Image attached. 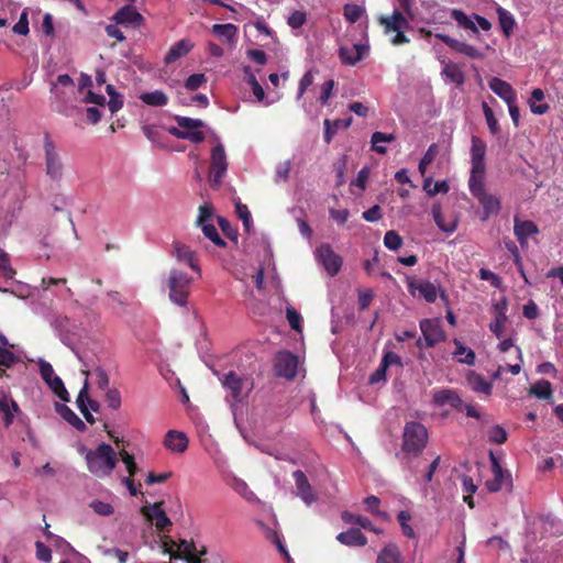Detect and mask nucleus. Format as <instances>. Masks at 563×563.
I'll return each instance as SVG.
<instances>
[{
  "label": "nucleus",
  "instance_id": "obj_1",
  "mask_svg": "<svg viewBox=\"0 0 563 563\" xmlns=\"http://www.w3.org/2000/svg\"><path fill=\"white\" fill-rule=\"evenodd\" d=\"M486 148V143L482 139L475 135L472 136L468 188L471 194L483 207V220H487L490 216L497 214L500 210L499 199L493 195H488L485 190Z\"/></svg>",
  "mask_w": 563,
  "mask_h": 563
},
{
  "label": "nucleus",
  "instance_id": "obj_2",
  "mask_svg": "<svg viewBox=\"0 0 563 563\" xmlns=\"http://www.w3.org/2000/svg\"><path fill=\"white\" fill-rule=\"evenodd\" d=\"M88 471L98 476H109L114 470L118 459L110 444L101 443L93 451L86 454Z\"/></svg>",
  "mask_w": 563,
  "mask_h": 563
},
{
  "label": "nucleus",
  "instance_id": "obj_3",
  "mask_svg": "<svg viewBox=\"0 0 563 563\" xmlns=\"http://www.w3.org/2000/svg\"><path fill=\"white\" fill-rule=\"evenodd\" d=\"M427 428L417 421H409L405 424L402 432L401 451L407 459L417 457L428 443Z\"/></svg>",
  "mask_w": 563,
  "mask_h": 563
},
{
  "label": "nucleus",
  "instance_id": "obj_4",
  "mask_svg": "<svg viewBox=\"0 0 563 563\" xmlns=\"http://www.w3.org/2000/svg\"><path fill=\"white\" fill-rule=\"evenodd\" d=\"M191 284L192 278L188 274L176 268L170 269L166 279L169 300L181 308H186Z\"/></svg>",
  "mask_w": 563,
  "mask_h": 563
},
{
  "label": "nucleus",
  "instance_id": "obj_5",
  "mask_svg": "<svg viewBox=\"0 0 563 563\" xmlns=\"http://www.w3.org/2000/svg\"><path fill=\"white\" fill-rule=\"evenodd\" d=\"M45 175L55 184H60L65 175V165L63 158L48 134L44 135L43 141Z\"/></svg>",
  "mask_w": 563,
  "mask_h": 563
},
{
  "label": "nucleus",
  "instance_id": "obj_6",
  "mask_svg": "<svg viewBox=\"0 0 563 563\" xmlns=\"http://www.w3.org/2000/svg\"><path fill=\"white\" fill-rule=\"evenodd\" d=\"M175 121L178 128H172L170 134L180 140H188L195 144L205 141L206 136L200 128L205 125L203 121L188 117L176 115Z\"/></svg>",
  "mask_w": 563,
  "mask_h": 563
},
{
  "label": "nucleus",
  "instance_id": "obj_7",
  "mask_svg": "<svg viewBox=\"0 0 563 563\" xmlns=\"http://www.w3.org/2000/svg\"><path fill=\"white\" fill-rule=\"evenodd\" d=\"M407 287L415 298H423L427 302H434L438 295H440L441 300L445 305L449 303L446 294L443 290L440 291V288L429 280L409 278Z\"/></svg>",
  "mask_w": 563,
  "mask_h": 563
},
{
  "label": "nucleus",
  "instance_id": "obj_8",
  "mask_svg": "<svg viewBox=\"0 0 563 563\" xmlns=\"http://www.w3.org/2000/svg\"><path fill=\"white\" fill-rule=\"evenodd\" d=\"M228 161L224 146L217 144L211 150L210 156V187L219 189L222 185L223 177L227 174Z\"/></svg>",
  "mask_w": 563,
  "mask_h": 563
},
{
  "label": "nucleus",
  "instance_id": "obj_9",
  "mask_svg": "<svg viewBox=\"0 0 563 563\" xmlns=\"http://www.w3.org/2000/svg\"><path fill=\"white\" fill-rule=\"evenodd\" d=\"M460 27L463 29L470 38L482 42L479 30L488 32L492 23L478 14L466 15L460 11Z\"/></svg>",
  "mask_w": 563,
  "mask_h": 563
},
{
  "label": "nucleus",
  "instance_id": "obj_10",
  "mask_svg": "<svg viewBox=\"0 0 563 563\" xmlns=\"http://www.w3.org/2000/svg\"><path fill=\"white\" fill-rule=\"evenodd\" d=\"M316 258L322 264L330 276H335L342 267V257L328 243L321 244L314 252Z\"/></svg>",
  "mask_w": 563,
  "mask_h": 563
},
{
  "label": "nucleus",
  "instance_id": "obj_11",
  "mask_svg": "<svg viewBox=\"0 0 563 563\" xmlns=\"http://www.w3.org/2000/svg\"><path fill=\"white\" fill-rule=\"evenodd\" d=\"M223 386L230 390V395L235 402L245 399L253 387L246 378L239 376L234 372H229L225 375Z\"/></svg>",
  "mask_w": 563,
  "mask_h": 563
},
{
  "label": "nucleus",
  "instance_id": "obj_12",
  "mask_svg": "<svg viewBox=\"0 0 563 563\" xmlns=\"http://www.w3.org/2000/svg\"><path fill=\"white\" fill-rule=\"evenodd\" d=\"M163 501L146 504L141 508V514L152 522L158 531H166L172 526L170 519L162 509Z\"/></svg>",
  "mask_w": 563,
  "mask_h": 563
},
{
  "label": "nucleus",
  "instance_id": "obj_13",
  "mask_svg": "<svg viewBox=\"0 0 563 563\" xmlns=\"http://www.w3.org/2000/svg\"><path fill=\"white\" fill-rule=\"evenodd\" d=\"M274 367L277 376L292 379L297 375L298 357L290 352H279Z\"/></svg>",
  "mask_w": 563,
  "mask_h": 563
},
{
  "label": "nucleus",
  "instance_id": "obj_14",
  "mask_svg": "<svg viewBox=\"0 0 563 563\" xmlns=\"http://www.w3.org/2000/svg\"><path fill=\"white\" fill-rule=\"evenodd\" d=\"M466 386L475 394L488 398L493 394L492 382L485 379L484 376L473 369L463 372Z\"/></svg>",
  "mask_w": 563,
  "mask_h": 563
},
{
  "label": "nucleus",
  "instance_id": "obj_15",
  "mask_svg": "<svg viewBox=\"0 0 563 563\" xmlns=\"http://www.w3.org/2000/svg\"><path fill=\"white\" fill-rule=\"evenodd\" d=\"M420 330L428 347H432L444 340V332L441 328L440 320L437 318L422 320L420 322Z\"/></svg>",
  "mask_w": 563,
  "mask_h": 563
},
{
  "label": "nucleus",
  "instance_id": "obj_16",
  "mask_svg": "<svg viewBox=\"0 0 563 563\" xmlns=\"http://www.w3.org/2000/svg\"><path fill=\"white\" fill-rule=\"evenodd\" d=\"M493 479L486 482V487L490 493L499 492L506 484H510V474L505 473L497 457L490 452Z\"/></svg>",
  "mask_w": 563,
  "mask_h": 563
},
{
  "label": "nucleus",
  "instance_id": "obj_17",
  "mask_svg": "<svg viewBox=\"0 0 563 563\" xmlns=\"http://www.w3.org/2000/svg\"><path fill=\"white\" fill-rule=\"evenodd\" d=\"M173 255L177 258L178 262L187 264L194 272H196L199 275L201 274L196 252L192 251L190 246L183 244L180 242H174Z\"/></svg>",
  "mask_w": 563,
  "mask_h": 563
},
{
  "label": "nucleus",
  "instance_id": "obj_18",
  "mask_svg": "<svg viewBox=\"0 0 563 563\" xmlns=\"http://www.w3.org/2000/svg\"><path fill=\"white\" fill-rule=\"evenodd\" d=\"M368 53V46L364 44H354L352 46H341L339 57L344 65H355L362 60Z\"/></svg>",
  "mask_w": 563,
  "mask_h": 563
},
{
  "label": "nucleus",
  "instance_id": "obj_19",
  "mask_svg": "<svg viewBox=\"0 0 563 563\" xmlns=\"http://www.w3.org/2000/svg\"><path fill=\"white\" fill-rule=\"evenodd\" d=\"M489 88L496 93L499 98H501L506 103H511L512 101H517V93L510 84L507 81L493 77L488 81Z\"/></svg>",
  "mask_w": 563,
  "mask_h": 563
},
{
  "label": "nucleus",
  "instance_id": "obj_20",
  "mask_svg": "<svg viewBox=\"0 0 563 563\" xmlns=\"http://www.w3.org/2000/svg\"><path fill=\"white\" fill-rule=\"evenodd\" d=\"M378 22L384 26L385 33L396 32L409 27L408 20L399 10H394L390 16H379Z\"/></svg>",
  "mask_w": 563,
  "mask_h": 563
},
{
  "label": "nucleus",
  "instance_id": "obj_21",
  "mask_svg": "<svg viewBox=\"0 0 563 563\" xmlns=\"http://www.w3.org/2000/svg\"><path fill=\"white\" fill-rule=\"evenodd\" d=\"M335 539L346 547H365L368 542L360 528H351L347 531L340 532Z\"/></svg>",
  "mask_w": 563,
  "mask_h": 563
},
{
  "label": "nucleus",
  "instance_id": "obj_22",
  "mask_svg": "<svg viewBox=\"0 0 563 563\" xmlns=\"http://www.w3.org/2000/svg\"><path fill=\"white\" fill-rule=\"evenodd\" d=\"M118 24L140 25L143 16L131 4L124 5L119 9L112 18Z\"/></svg>",
  "mask_w": 563,
  "mask_h": 563
},
{
  "label": "nucleus",
  "instance_id": "obj_23",
  "mask_svg": "<svg viewBox=\"0 0 563 563\" xmlns=\"http://www.w3.org/2000/svg\"><path fill=\"white\" fill-rule=\"evenodd\" d=\"M294 479L296 483V488L298 490V495L301 497V499L307 504L310 505L316 500V496L312 492V488L309 484V481L306 476V474L302 471H295L294 472Z\"/></svg>",
  "mask_w": 563,
  "mask_h": 563
},
{
  "label": "nucleus",
  "instance_id": "obj_24",
  "mask_svg": "<svg viewBox=\"0 0 563 563\" xmlns=\"http://www.w3.org/2000/svg\"><path fill=\"white\" fill-rule=\"evenodd\" d=\"M164 445L173 452L183 453L188 448V438L184 432L169 430L165 435Z\"/></svg>",
  "mask_w": 563,
  "mask_h": 563
},
{
  "label": "nucleus",
  "instance_id": "obj_25",
  "mask_svg": "<svg viewBox=\"0 0 563 563\" xmlns=\"http://www.w3.org/2000/svg\"><path fill=\"white\" fill-rule=\"evenodd\" d=\"M514 232L520 245H523L527 243L529 236L539 233V229L537 224L531 220L520 221L518 218H516Z\"/></svg>",
  "mask_w": 563,
  "mask_h": 563
},
{
  "label": "nucleus",
  "instance_id": "obj_26",
  "mask_svg": "<svg viewBox=\"0 0 563 563\" xmlns=\"http://www.w3.org/2000/svg\"><path fill=\"white\" fill-rule=\"evenodd\" d=\"M341 519L343 520L344 523L356 525L365 530L372 531L377 534L383 532V530L380 528L375 527L367 517L361 515H354L350 511H343L341 514Z\"/></svg>",
  "mask_w": 563,
  "mask_h": 563
},
{
  "label": "nucleus",
  "instance_id": "obj_27",
  "mask_svg": "<svg viewBox=\"0 0 563 563\" xmlns=\"http://www.w3.org/2000/svg\"><path fill=\"white\" fill-rule=\"evenodd\" d=\"M353 119L350 117L347 119H338V120H329L325 119L323 122L324 125V134H323V141L327 144H330L333 136L338 133L340 129H347L352 124Z\"/></svg>",
  "mask_w": 563,
  "mask_h": 563
},
{
  "label": "nucleus",
  "instance_id": "obj_28",
  "mask_svg": "<svg viewBox=\"0 0 563 563\" xmlns=\"http://www.w3.org/2000/svg\"><path fill=\"white\" fill-rule=\"evenodd\" d=\"M192 48V44L189 40H181L172 45L169 51L167 52L164 62L166 64H173L183 56L187 55Z\"/></svg>",
  "mask_w": 563,
  "mask_h": 563
},
{
  "label": "nucleus",
  "instance_id": "obj_29",
  "mask_svg": "<svg viewBox=\"0 0 563 563\" xmlns=\"http://www.w3.org/2000/svg\"><path fill=\"white\" fill-rule=\"evenodd\" d=\"M55 409L58 415L76 430L82 432L87 429L85 422L68 406L57 402Z\"/></svg>",
  "mask_w": 563,
  "mask_h": 563
},
{
  "label": "nucleus",
  "instance_id": "obj_30",
  "mask_svg": "<svg viewBox=\"0 0 563 563\" xmlns=\"http://www.w3.org/2000/svg\"><path fill=\"white\" fill-rule=\"evenodd\" d=\"M376 563H402L401 552L395 543L385 545L377 555Z\"/></svg>",
  "mask_w": 563,
  "mask_h": 563
},
{
  "label": "nucleus",
  "instance_id": "obj_31",
  "mask_svg": "<svg viewBox=\"0 0 563 563\" xmlns=\"http://www.w3.org/2000/svg\"><path fill=\"white\" fill-rule=\"evenodd\" d=\"M212 33L223 43H232L238 33V27L234 24H214Z\"/></svg>",
  "mask_w": 563,
  "mask_h": 563
},
{
  "label": "nucleus",
  "instance_id": "obj_32",
  "mask_svg": "<svg viewBox=\"0 0 563 563\" xmlns=\"http://www.w3.org/2000/svg\"><path fill=\"white\" fill-rule=\"evenodd\" d=\"M180 545L184 547L183 555L179 552L170 551V559L177 560L185 558L188 563H201V559L196 554L194 542L181 540Z\"/></svg>",
  "mask_w": 563,
  "mask_h": 563
},
{
  "label": "nucleus",
  "instance_id": "obj_33",
  "mask_svg": "<svg viewBox=\"0 0 563 563\" xmlns=\"http://www.w3.org/2000/svg\"><path fill=\"white\" fill-rule=\"evenodd\" d=\"M433 402L438 407L451 406L453 408L457 407V394L452 389H440L434 391L433 394Z\"/></svg>",
  "mask_w": 563,
  "mask_h": 563
},
{
  "label": "nucleus",
  "instance_id": "obj_34",
  "mask_svg": "<svg viewBox=\"0 0 563 563\" xmlns=\"http://www.w3.org/2000/svg\"><path fill=\"white\" fill-rule=\"evenodd\" d=\"M0 411L4 415V426L9 427L13 422V413L19 411V406L13 399L3 396L0 398Z\"/></svg>",
  "mask_w": 563,
  "mask_h": 563
},
{
  "label": "nucleus",
  "instance_id": "obj_35",
  "mask_svg": "<svg viewBox=\"0 0 563 563\" xmlns=\"http://www.w3.org/2000/svg\"><path fill=\"white\" fill-rule=\"evenodd\" d=\"M140 99L145 104L151 106V107H164L168 102V97L162 90L144 92L140 96Z\"/></svg>",
  "mask_w": 563,
  "mask_h": 563
},
{
  "label": "nucleus",
  "instance_id": "obj_36",
  "mask_svg": "<svg viewBox=\"0 0 563 563\" xmlns=\"http://www.w3.org/2000/svg\"><path fill=\"white\" fill-rule=\"evenodd\" d=\"M544 99V92L540 88H536L531 92L530 99V110L532 113L542 115L550 110V106L548 103L536 104V101H542Z\"/></svg>",
  "mask_w": 563,
  "mask_h": 563
},
{
  "label": "nucleus",
  "instance_id": "obj_37",
  "mask_svg": "<svg viewBox=\"0 0 563 563\" xmlns=\"http://www.w3.org/2000/svg\"><path fill=\"white\" fill-rule=\"evenodd\" d=\"M395 135L391 133L374 132L371 137L372 150L378 154H385L387 152V148L383 145H379V143H389L395 141Z\"/></svg>",
  "mask_w": 563,
  "mask_h": 563
},
{
  "label": "nucleus",
  "instance_id": "obj_38",
  "mask_svg": "<svg viewBox=\"0 0 563 563\" xmlns=\"http://www.w3.org/2000/svg\"><path fill=\"white\" fill-rule=\"evenodd\" d=\"M530 391L539 399H550L553 393L551 383L544 379L538 380L532 385Z\"/></svg>",
  "mask_w": 563,
  "mask_h": 563
},
{
  "label": "nucleus",
  "instance_id": "obj_39",
  "mask_svg": "<svg viewBox=\"0 0 563 563\" xmlns=\"http://www.w3.org/2000/svg\"><path fill=\"white\" fill-rule=\"evenodd\" d=\"M497 13H498L499 24H500V27H501L504 34L506 36H509L515 26V19L512 16V14L509 11H507L500 7L497 9Z\"/></svg>",
  "mask_w": 563,
  "mask_h": 563
},
{
  "label": "nucleus",
  "instance_id": "obj_40",
  "mask_svg": "<svg viewBox=\"0 0 563 563\" xmlns=\"http://www.w3.org/2000/svg\"><path fill=\"white\" fill-rule=\"evenodd\" d=\"M85 397H87V380L85 382L82 388L80 389L77 396V407L87 420L88 423L93 424L96 422L95 417L91 415L87 404L85 402Z\"/></svg>",
  "mask_w": 563,
  "mask_h": 563
},
{
  "label": "nucleus",
  "instance_id": "obj_41",
  "mask_svg": "<svg viewBox=\"0 0 563 563\" xmlns=\"http://www.w3.org/2000/svg\"><path fill=\"white\" fill-rule=\"evenodd\" d=\"M432 214L440 230H442L443 232H453L455 230L457 225V218H454L450 223H445L439 207L432 208Z\"/></svg>",
  "mask_w": 563,
  "mask_h": 563
},
{
  "label": "nucleus",
  "instance_id": "obj_42",
  "mask_svg": "<svg viewBox=\"0 0 563 563\" xmlns=\"http://www.w3.org/2000/svg\"><path fill=\"white\" fill-rule=\"evenodd\" d=\"M205 234L210 241H212L217 246L224 247L227 245L225 241L219 235L217 228L212 223H205L199 225Z\"/></svg>",
  "mask_w": 563,
  "mask_h": 563
},
{
  "label": "nucleus",
  "instance_id": "obj_43",
  "mask_svg": "<svg viewBox=\"0 0 563 563\" xmlns=\"http://www.w3.org/2000/svg\"><path fill=\"white\" fill-rule=\"evenodd\" d=\"M482 107H483V112H484L489 132L493 135H497L499 133V124L494 114L493 109L486 102H483Z\"/></svg>",
  "mask_w": 563,
  "mask_h": 563
},
{
  "label": "nucleus",
  "instance_id": "obj_44",
  "mask_svg": "<svg viewBox=\"0 0 563 563\" xmlns=\"http://www.w3.org/2000/svg\"><path fill=\"white\" fill-rule=\"evenodd\" d=\"M384 245L390 251H397L402 245V238L394 230L387 231L384 236Z\"/></svg>",
  "mask_w": 563,
  "mask_h": 563
},
{
  "label": "nucleus",
  "instance_id": "obj_45",
  "mask_svg": "<svg viewBox=\"0 0 563 563\" xmlns=\"http://www.w3.org/2000/svg\"><path fill=\"white\" fill-rule=\"evenodd\" d=\"M250 68L246 67L245 68V73L247 74V77H246V82L251 86L252 88V91H253V95L255 96V98L257 99V101H263L264 97H265V92H264V89L263 87L258 84L256 77L254 74L250 73L249 71Z\"/></svg>",
  "mask_w": 563,
  "mask_h": 563
},
{
  "label": "nucleus",
  "instance_id": "obj_46",
  "mask_svg": "<svg viewBox=\"0 0 563 563\" xmlns=\"http://www.w3.org/2000/svg\"><path fill=\"white\" fill-rule=\"evenodd\" d=\"M363 13L364 9L357 4L347 3L344 5V18L350 23H355L358 21Z\"/></svg>",
  "mask_w": 563,
  "mask_h": 563
},
{
  "label": "nucleus",
  "instance_id": "obj_47",
  "mask_svg": "<svg viewBox=\"0 0 563 563\" xmlns=\"http://www.w3.org/2000/svg\"><path fill=\"white\" fill-rule=\"evenodd\" d=\"M235 212H236L238 217L242 220L244 229L246 231H250L251 225H252V217H251V212H250L247 206L238 201L235 203Z\"/></svg>",
  "mask_w": 563,
  "mask_h": 563
},
{
  "label": "nucleus",
  "instance_id": "obj_48",
  "mask_svg": "<svg viewBox=\"0 0 563 563\" xmlns=\"http://www.w3.org/2000/svg\"><path fill=\"white\" fill-rule=\"evenodd\" d=\"M0 273L5 278H13L15 271L11 267L10 258L7 252L0 247Z\"/></svg>",
  "mask_w": 563,
  "mask_h": 563
},
{
  "label": "nucleus",
  "instance_id": "obj_49",
  "mask_svg": "<svg viewBox=\"0 0 563 563\" xmlns=\"http://www.w3.org/2000/svg\"><path fill=\"white\" fill-rule=\"evenodd\" d=\"M307 21V14L305 11L295 10L290 13L287 19V23L292 29L301 27Z\"/></svg>",
  "mask_w": 563,
  "mask_h": 563
},
{
  "label": "nucleus",
  "instance_id": "obj_50",
  "mask_svg": "<svg viewBox=\"0 0 563 563\" xmlns=\"http://www.w3.org/2000/svg\"><path fill=\"white\" fill-rule=\"evenodd\" d=\"M106 401L109 408L117 410L121 407V395L117 388H108L106 391Z\"/></svg>",
  "mask_w": 563,
  "mask_h": 563
},
{
  "label": "nucleus",
  "instance_id": "obj_51",
  "mask_svg": "<svg viewBox=\"0 0 563 563\" xmlns=\"http://www.w3.org/2000/svg\"><path fill=\"white\" fill-rule=\"evenodd\" d=\"M119 454H120L122 462L126 466L129 476H134L139 471V467L134 461V456L132 454H130L129 452H126L125 450L120 451Z\"/></svg>",
  "mask_w": 563,
  "mask_h": 563
},
{
  "label": "nucleus",
  "instance_id": "obj_52",
  "mask_svg": "<svg viewBox=\"0 0 563 563\" xmlns=\"http://www.w3.org/2000/svg\"><path fill=\"white\" fill-rule=\"evenodd\" d=\"M460 54H464L471 58H483L484 57V54L479 47L464 43V42H460Z\"/></svg>",
  "mask_w": 563,
  "mask_h": 563
},
{
  "label": "nucleus",
  "instance_id": "obj_53",
  "mask_svg": "<svg viewBox=\"0 0 563 563\" xmlns=\"http://www.w3.org/2000/svg\"><path fill=\"white\" fill-rule=\"evenodd\" d=\"M475 352L472 349L460 344V364L473 366L475 364Z\"/></svg>",
  "mask_w": 563,
  "mask_h": 563
},
{
  "label": "nucleus",
  "instance_id": "obj_54",
  "mask_svg": "<svg viewBox=\"0 0 563 563\" xmlns=\"http://www.w3.org/2000/svg\"><path fill=\"white\" fill-rule=\"evenodd\" d=\"M12 31L19 35H27L30 32L27 12L23 11L20 15L19 21L13 25Z\"/></svg>",
  "mask_w": 563,
  "mask_h": 563
},
{
  "label": "nucleus",
  "instance_id": "obj_55",
  "mask_svg": "<svg viewBox=\"0 0 563 563\" xmlns=\"http://www.w3.org/2000/svg\"><path fill=\"white\" fill-rule=\"evenodd\" d=\"M286 318L291 327V329L296 331H301V316L297 312L296 309L288 307L286 309Z\"/></svg>",
  "mask_w": 563,
  "mask_h": 563
},
{
  "label": "nucleus",
  "instance_id": "obj_56",
  "mask_svg": "<svg viewBox=\"0 0 563 563\" xmlns=\"http://www.w3.org/2000/svg\"><path fill=\"white\" fill-rule=\"evenodd\" d=\"M206 76L203 74H192L190 75L186 81L185 87L190 90H197L202 84L206 82Z\"/></svg>",
  "mask_w": 563,
  "mask_h": 563
},
{
  "label": "nucleus",
  "instance_id": "obj_57",
  "mask_svg": "<svg viewBox=\"0 0 563 563\" xmlns=\"http://www.w3.org/2000/svg\"><path fill=\"white\" fill-rule=\"evenodd\" d=\"M213 212V207L210 203H203L199 207V214L197 217V225L209 223Z\"/></svg>",
  "mask_w": 563,
  "mask_h": 563
},
{
  "label": "nucleus",
  "instance_id": "obj_58",
  "mask_svg": "<svg viewBox=\"0 0 563 563\" xmlns=\"http://www.w3.org/2000/svg\"><path fill=\"white\" fill-rule=\"evenodd\" d=\"M18 362V357L7 347L0 346V366L10 367Z\"/></svg>",
  "mask_w": 563,
  "mask_h": 563
},
{
  "label": "nucleus",
  "instance_id": "obj_59",
  "mask_svg": "<svg viewBox=\"0 0 563 563\" xmlns=\"http://www.w3.org/2000/svg\"><path fill=\"white\" fill-rule=\"evenodd\" d=\"M313 84V75L311 70H308L300 79L297 99H301L306 90Z\"/></svg>",
  "mask_w": 563,
  "mask_h": 563
},
{
  "label": "nucleus",
  "instance_id": "obj_60",
  "mask_svg": "<svg viewBox=\"0 0 563 563\" xmlns=\"http://www.w3.org/2000/svg\"><path fill=\"white\" fill-rule=\"evenodd\" d=\"M91 508L93 511L101 516H110L113 514L114 509L109 503L95 500L91 503Z\"/></svg>",
  "mask_w": 563,
  "mask_h": 563
},
{
  "label": "nucleus",
  "instance_id": "obj_61",
  "mask_svg": "<svg viewBox=\"0 0 563 563\" xmlns=\"http://www.w3.org/2000/svg\"><path fill=\"white\" fill-rule=\"evenodd\" d=\"M443 68L442 75H444L452 82H457V64L454 63H445V60H441Z\"/></svg>",
  "mask_w": 563,
  "mask_h": 563
},
{
  "label": "nucleus",
  "instance_id": "obj_62",
  "mask_svg": "<svg viewBox=\"0 0 563 563\" xmlns=\"http://www.w3.org/2000/svg\"><path fill=\"white\" fill-rule=\"evenodd\" d=\"M363 219L367 222H377L383 218L382 209L378 205L367 209L362 214Z\"/></svg>",
  "mask_w": 563,
  "mask_h": 563
},
{
  "label": "nucleus",
  "instance_id": "obj_63",
  "mask_svg": "<svg viewBox=\"0 0 563 563\" xmlns=\"http://www.w3.org/2000/svg\"><path fill=\"white\" fill-rule=\"evenodd\" d=\"M36 558L42 562H49L52 560V551L43 542L36 541Z\"/></svg>",
  "mask_w": 563,
  "mask_h": 563
},
{
  "label": "nucleus",
  "instance_id": "obj_64",
  "mask_svg": "<svg viewBox=\"0 0 563 563\" xmlns=\"http://www.w3.org/2000/svg\"><path fill=\"white\" fill-rule=\"evenodd\" d=\"M486 544L488 548L498 550V551H504V550L510 549L509 543L506 540H504L501 537H497V536L489 538L486 541Z\"/></svg>",
  "mask_w": 563,
  "mask_h": 563
}]
</instances>
